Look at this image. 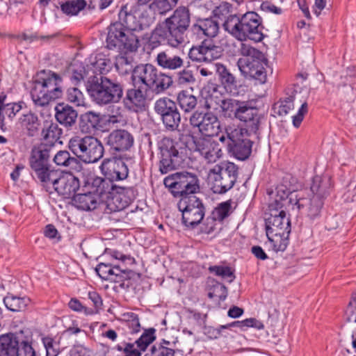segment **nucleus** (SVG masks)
<instances>
[{"label": "nucleus", "mask_w": 356, "mask_h": 356, "mask_svg": "<svg viewBox=\"0 0 356 356\" xmlns=\"http://www.w3.org/2000/svg\"><path fill=\"white\" fill-rule=\"evenodd\" d=\"M152 23V17L146 12L135 11L132 13L121 9L119 22L109 26L107 47L124 51H136L138 47V38L134 32L143 31L149 28Z\"/></svg>", "instance_id": "f257e3e1"}, {"label": "nucleus", "mask_w": 356, "mask_h": 356, "mask_svg": "<svg viewBox=\"0 0 356 356\" xmlns=\"http://www.w3.org/2000/svg\"><path fill=\"white\" fill-rule=\"evenodd\" d=\"M223 29L239 42H261L266 34L262 17L254 11L229 14L222 24Z\"/></svg>", "instance_id": "f03ea898"}, {"label": "nucleus", "mask_w": 356, "mask_h": 356, "mask_svg": "<svg viewBox=\"0 0 356 356\" xmlns=\"http://www.w3.org/2000/svg\"><path fill=\"white\" fill-rule=\"evenodd\" d=\"M63 77L49 70L36 73L33 79L31 97L36 106L44 107L63 97Z\"/></svg>", "instance_id": "7ed1b4c3"}, {"label": "nucleus", "mask_w": 356, "mask_h": 356, "mask_svg": "<svg viewBox=\"0 0 356 356\" xmlns=\"http://www.w3.org/2000/svg\"><path fill=\"white\" fill-rule=\"evenodd\" d=\"M86 89L97 104L118 103L122 98L123 84L117 78L106 76H91L86 83Z\"/></svg>", "instance_id": "20e7f679"}, {"label": "nucleus", "mask_w": 356, "mask_h": 356, "mask_svg": "<svg viewBox=\"0 0 356 356\" xmlns=\"http://www.w3.org/2000/svg\"><path fill=\"white\" fill-rule=\"evenodd\" d=\"M190 22L188 9L186 7H179L172 15L156 26V33L164 36L168 45L177 47L184 42Z\"/></svg>", "instance_id": "39448f33"}, {"label": "nucleus", "mask_w": 356, "mask_h": 356, "mask_svg": "<svg viewBox=\"0 0 356 356\" xmlns=\"http://www.w3.org/2000/svg\"><path fill=\"white\" fill-rule=\"evenodd\" d=\"M159 172L164 175L182 165L186 158V148L179 142L165 137L158 143Z\"/></svg>", "instance_id": "423d86ee"}, {"label": "nucleus", "mask_w": 356, "mask_h": 356, "mask_svg": "<svg viewBox=\"0 0 356 356\" xmlns=\"http://www.w3.org/2000/svg\"><path fill=\"white\" fill-rule=\"evenodd\" d=\"M163 184L175 197H191L200 191V179L196 173L177 172L167 176Z\"/></svg>", "instance_id": "0eeeda50"}, {"label": "nucleus", "mask_w": 356, "mask_h": 356, "mask_svg": "<svg viewBox=\"0 0 356 356\" xmlns=\"http://www.w3.org/2000/svg\"><path fill=\"white\" fill-rule=\"evenodd\" d=\"M238 166L229 161L221 162L213 166L209 172V183L216 194H225L232 189L238 178Z\"/></svg>", "instance_id": "6e6552de"}, {"label": "nucleus", "mask_w": 356, "mask_h": 356, "mask_svg": "<svg viewBox=\"0 0 356 356\" xmlns=\"http://www.w3.org/2000/svg\"><path fill=\"white\" fill-rule=\"evenodd\" d=\"M204 108L207 111H195L189 118V123L193 128L197 129L202 137L212 138L218 136L222 131L221 123L218 116L210 111L211 104L206 99Z\"/></svg>", "instance_id": "1a4fd4ad"}, {"label": "nucleus", "mask_w": 356, "mask_h": 356, "mask_svg": "<svg viewBox=\"0 0 356 356\" xmlns=\"http://www.w3.org/2000/svg\"><path fill=\"white\" fill-rule=\"evenodd\" d=\"M277 203H270L268 206V213L265 218L266 232L268 239L270 236H279L280 240L287 237L291 232V222L286 216L284 207L280 208Z\"/></svg>", "instance_id": "9d476101"}, {"label": "nucleus", "mask_w": 356, "mask_h": 356, "mask_svg": "<svg viewBox=\"0 0 356 356\" xmlns=\"http://www.w3.org/2000/svg\"><path fill=\"white\" fill-rule=\"evenodd\" d=\"M52 152L51 147L44 144H40L31 150L30 166L42 186H44L45 182L49 181V177L54 175L53 170H50L49 163Z\"/></svg>", "instance_id": "9b49d317"}, {"label": "nucleus", "mask_w": 356, "mask_h": 356, "mask_svg": "<svg viewBox=\"0 0 356 356\" xmlns=\"http://www.w3.org/2000/svg\"><path fill=\"white\" fill-rule=\"evenodd\" d=\"M177 207L182 213V223L187 227L195 228L205 215L202 201L195 195L181 198Z\"/></svg>", "instance_id": "f8f14e48"}, {"label": "nucleus", "mask_w": 356, "mask_h": 356, "mask_svg": "<svg viewBox=\"0 0 356 356\" xmlns=\"http://www.w3.org/2000/svg\"><path fill=\"white\" fill-rule=\"evenodd\" d=\"M154 109L168 131L177 130L181 122V115L175 102L166 97H161L155 102Z\"/></svg>", "instance_id": "ddd939ff"}, {"label": "nucleus", "mask_w": 356, "mask_h": 356, "mask_svg": "<svg viewBox=\"0 0 356 356\" xmlns=\"http://www.w3.org/2000/svg\"><path fill=\"white\" fill-rule=\"evenodd\" d=\"M267 59L262 53L257 58H239L237 65L241 74L245 77L252 79L263 84L267 80L266 66Z\"/></svg>", "instance_id": "4468645a"}, {"label": "nucleus", "mask_w": 356, "mask_h": 356, "mask_svg": "<svg viewBox=\"0 0 356 356\" xmlns=\"http://www.w3.org/2000/svg\"><path fill=\"white\" fill-rule=\"evenodd\" d=\"M43 187L50 193L53 188L63 198H73L80 187V182L79 179L72 173H66L58 178H54V175L51 176L49 181L45 182V186Z\"/></svg>", "instance_id": "2eb2a0df"}, {"label": "nucleus", "mask_w": 356, "mask_h": 356, "mask_svg": "<svg viewBox=\"0 0 356 356\" xmlns=\"http://www.w3.org/2000/svg\"><path fill=\"white\" fill-rule=\"evenodd\" d=\"M253 133L247 132L240 127L237 132L231 134L232 143L229 145L228 153L240 161L248 159L251 153L253 141L250 138Z\"/></svg>", "instance_id": "dca6fc26"}, {"label": "nucleus", "mask_w": 356, "mask_h": 356, "mask_svg": "<svg viewBox=\"0 0 356 356\" xmlns=\"http://www.w3.org/2000/svg\"><path fill=\"white\" fill-rule=\"evenodd\" d=\"M236 118L245 123V127L243 129L247 132L253 133L254 135L258 134L262 116L259 114V110L252 106L251 102H241Z\"/></svg>", "instance_id": "f3484780"}, {"label": "nucleus", "mask_w": 356, "mask_h": 356, "mask_svg": "<svg viewBox=\"0 0 356 356\" xmlns=\"http://www.w3.org/2000/svg\"><path fill=\"white\" fill-rule=\"evenodd\" d=\"M100 170L104 177L113 183L124 180L129 175L128 167L122 158L113 157L104 159L100 165Z\"/></svg>", "instance_id": "a211bd4d"}, {"label": "nucleus", "mask_w": 356, "mask_h": 356, "mask_svg": "<svg viewBox=\"0 0 356 356\" xmlns=\"http://www.w3.org/2000/svg\"><path fill=\"white\" fill-rule=\"evenodd\" d=\"M195 150L209 163H215L220 159L222 151L218 141L209 137H200L194 140Z\"/></svg>", "instance_id": "6ab92c4d"}, {"label": "nucleus", "mask_w": 356, "mask_h": 356, "mask_svg": "<svg viewBox=\"0 0 356 356\" xmlns=\"http://www.w3.org/2000/svg\"><path fill=\"white\" fill-rule=\"evenodd\" d=\"M136 84L134 83V88L126 90L125 95L122 96V99L127 110L137 112L145 108L148 91L141 86L136 87Z\"/></svg>", "instance_id": "aec40b11"}, {"label": "nucleus", "mask_w": 356, "mask_h": 356, "mask_svg": "<svg viewBox=\"0 0 356 356\" xmlns=\"http://www.w3.org/2000/svg\"><path fill=\"white\" fill-rule=\"evenodd\" d=\"M291 201L295 204V210L298 213H305L311 220H315L320 217L321 210L324 204V200L312 196L310 198L301 197H293Z\"/></svg>", "instance_id": "412c9836"}, {"label": "nucleus", "mask_w": 356, "mask_h": 356, "mask_svg": "<svg viewBox=\"0 0 356 356\" xmlns=\"http://www.w3.org/2000/svg\"><path fill=\"white\" fill-rule=\"evenodd\" d=\"M136 190L134 187H125L116 185L113 193L108 195V205L114 208L111 209L121 211L128 207L136 198Z\"/></svg>", "instance_id": "4be33fe9"}, {"label": "nucleus", "mask_w": 356, "mask_h": 356, "mask_svg": "<svg viewBox=\"0 0 356 356\" xmlns=\"http://www.w3.org/2000/svg\"><path fill=\"white\" fill-rule=\"evenodd\" d=\"M115 186L116 184L106 177H92L87 179L84 188L90 189L100 202L103 198L108 200V195L113 193Z\"/></svg>", "instance_id": "5701e85b"}, {"label": "nucleus", "mask_w": 356, "mask_h": 356, "mask_svg": "<svg viewBox=\"0 0 356 356\" xmlns=\"http://www.w3.org/2000/svg\"><path fill=\"white\" fill-rule=\"evenodd\" d=\"M134 142V136L128 131L116 129L109 134L106 144L116 152H122L129 149L133 146Z\"/></svg>", "instance_id": "b1692460"}, {"label": "nucleus", "mask_w": 356, "mask_h": 356, "mask_svg": "<svg viewBox=\"0 0 356 356\" xmlns=\"http://www.w3.org/2000/svg\"><path fill=\"white\" fill-rule=\"evenodd\" d=\"M155 62L161 68L168 71H177L184 67V59L179 54L165 49L157 54Z\"/></svg>", "instance_id": "393cba45"}, {"label": "nucleus", "mask_w": 356, "mask_h": 356, "mask_svg": "<svg viewBox=\"0 0 356 356\" xmlns=\"http://www.w3.org/2000/svg\"><path fill=\"white\" fill-rule=\"evenodd\" d=\"M104 152L102 142L97 138L89 136L80 161L85 163H94L100 160Z\"/></svg>", "instance_id": "a878e982"}, {"label": "nucleus", "mask_w": 356, "mask_h": 356, "mask_svg": "<svg viewBox=\"0 0 356 356\" xmlns=\"http://www.w3.org/2000/svg\"><path fill=\"white\" fill-rule=\"evenodd\" d=\"M218 79L227 92L235 95L238 93L240 82L236 76L222 64H216Z\"/></svg>", "instance_id": "bb28decb"}, {"label": "nucleus", "mask_w": 356, "mask_h": 356, "mask_svg": "<svg viewBox=\"0 0 356 356\" xmlns=\"http://www.w3.org/2000/svg\"><path fill=\"white\" fill-rule=\"evenodd\" d=\"M77 117V111L67 104L59 103L55 107L56 120L67 129L75 125Z\"/></svg>", "instance_id": "cd10ccee"}, {"label": "nucleus", "mask_w": 356, "mask_h": 356, "mask_svg": "<svg viewBox=\"0 0 356 356\" xmlns=\"http://www.w3.org/2000/svg\"><path fill=\"white\" fill-rule=\"evenodd\" d=\"M157 70L156 67L149 63L138 65L133 70L131 79L134 83H142L144 88L147 90Z\"/></svg>", "instance_id": "c85d7f7f"}, {"label": "nucleus", "mask_w": 356, "mask_h": 356, "mask_svg": "<svg viewBox=\"0 0 356 356\" xmlns=\"http://www.w3.org/2000/svg\"><path fill=\"white\" fill-rule=\"evenodd\" d=\"M22 334L8 333L0 336V356H17Z\"/></svg>", "instance_id": "c756f323"}, {"label": "nucleus", "mask_w": 356, "mask_h": 356, "mask_svg": "<svg viewBox=\"0 0 356 356\" xmlns=\"http://www.w3.org/2000/svg\"><path fill=\"white\" fill-rule=\"evenodd\" d=\"M191 29L193 33L199 37L204 35L209 38H214L218 33L219 25L216 20L211 18L199 19L192 26Z\"/></svg>", "instance_id": "7c9ffc66"}, {"label": "nucleus", "mask_w": 356, "mask_h": 356, "mask_svg": "<svg viewBox=\"0 0 356 356\" xmlns=\"http://www.w3.org/2000/svg\"><path fill=\"white\" fill-rule=\"evenodd\" d=\"M277 195L275 200L272 203H277L280 208L284 207L285 209L290 208L295 211V204L291 201L293 197L299 198L300 195L294 193V190L286 186L284 184H281L276 188Z\"/></svg>", "instance_id": "2f4dec72"}, {"label": "nucleus", "mask_w": 356, "mask_h": 356, "mask_svg": "<svg viewBox=\"0 0 356 356\" xmlns=\"http://www.w3.org/2000/svg\"><path fill=\"white\" fill-rule=\"evenodd\" d=\"M231 210V200L220 203L213 211L212 217H208L206 219L207 225L204 232L207 234H210L213 232L215 229V221H222L225 218L229 216L232 212Z\"/></svg>", "instance_id": "473e14b6"}, {"label": "nucleus", "mask_w": 356, "mask_h": 356, "mask_svg": "<svg viewBox=\"0 0 356 356\" xmlns=\"http://www.w3.org/2000/svg\"><path fill=\"white\" fill-rule=\"evenodd\" d=\"M331 187V177L328 175H317L313 178L310 189L312 196H318V198L324 200L330 194Z\"/></svg>", "instance_id": "72a5a7b5"}, {"label": "nucleus", "mask_w": 356, "mask_h": 356, "mask_svg": "<svg viewBox=\"0 0 356 356\" xmlns=\"http://www.w3.org/2000/svg\"><path fill=\"white\" fill-rule=\"evenodd\" d=\"M172 77L159 70L155 72V74L147 88V91L151 90L156 95L163 93L172 86Z\"/></svg>", "instance_id": "f704fd0d"}, {"label": "nucleus", "mask_w": 356, "mask_h": 356, "mask_svg": "<svg viewBox=\"0 0 356 356\" xmlns=\"http://www.w3.org/2000/svg\"><path fill=\"white\" fill-rule=\"evenodd\" d=\"M73 204L81 210L91 211L97 208L99 200L90 189L85 188V192L75 195L72 199Z\"/></svg>", "instance_id": "c9c22d12"}, {"label": "nucleus", "mask_w": 356, "mask_h": 356, "mask_svg": "<svg viewBox=\"0 0 356 356\" xmlns=\"http://www.w3.org/2000/svg\"><path fill=\"white\" fill-rule=\"evenodd\" d=\"M18 123L30 137L36 136L40 127V120L38 115L31 111L21 115Z\"/></svg>", "instance_id": "e433bc0d"}, {"label": "nucleus", "mask_w": 356, "mask_h": 356, "mask_svg": "<svg viewBox=\"0 0 356 356\" xmlns=\"http://www.w3.org/2000/svg\"><path fill=\"white\" fill-rule=\"evenodd\" d=\"M62 134V129L56 123L50 122L42 130V136L44 142L40 144L50 146L51 149L54 150L56 143L60 140Z\"/></svg>", "instance_id": "4c0bfd02"}, {"label": "nucleus", "mask_w": 356, "mask_h": 356, "mask_svg": "<svg viewBox=\"0 0 356 356\" xmlns=\"http://www.w3.org/2000/svg\"><path fill=\"white\" fill-rule=\"evenodd\" d=\"M100 122V116L99 114L88 111L80 115L79 126L83 133L90 134L97 128Z\"/></svg>", "instance_id": "58836bf2"}, {"label": "nucleus", "mask_w": 356, "mask_h": 356, "mask_svg": "<svg viewBox=\"0 0 356 356\" xmlns=\"http://www.w3.org/2000/svg\"><path fill=\"white\" fill-rule=\"evenodd\" d=\"M177 102L184 113L195 112L197 105V97L188 90L180 91L177 96Z\"/></svg>", "instance_id": "ea45409f"}, {"label": "nucleus", "mask_w": 356, "mask_h": 356, "mask_svg": "<svg viewBox=\"0 0 356 356\" xmlns=\"http://www.w3.org/2000/svg\"><path fill=\"white\" fill-rule=\"evenodd\" d=\"M54 163L58 167L75 169L79 164V160L72 156L67 150L58 151L52 159Z\"/></svg>", "instance_id": "a19ab883"}, {"label": "nucleus", "mask_w": 356, "mask_h": 356, "mask_svg": "<svg viewBox=\"0 0 356 356\" xmlns=\"http://www.w3.org/2000/svg\"><path fill=\"white\" fill-rule=\"evenodd\" d=\"M0 101H1V111L3 112L4 119L8 118L10 120H13L16 115L22 110L23 102H8L7 97L4 94H1Z\"/></svg>", "instance_id": "79ce46f5"}, {"label": "nucleus", "mask_w": 356, "mask_h": 356, "mask_svg": "<svg viewBox=\"0 0 356 356\" xmlns=\"http://www.w3.org/2000/svg\"><path fill=\"white\" fill-rule=\"evenodd\" d=\"M175 353L172 343L163 339L160 343L153 345L145 356H175Z\"/></svg>", "instance_id": "37998d69"}, {"label": "nucleus", "mask_w": 356, "mask_h": 356, "mask_svg": "<svg viewBox=\"0 0 356 356\" xmlns=\"http://www.w3.org/2000/svg\"><path fill=\"white\" fill-rule=\"evenodd\" d=\"M3 302L8 309L12 312H19L26 307L30 302V299L27 297L7 296L3 298Z\"/></svg>", "instance_id": "c03bdc74"}, {"label": "nucleus", "mask_w": 356, "mask_h": 356, "mask_svg": "<svg viewBox=\"0 0 356 356\" xmlns=\"http://www.w3.org/2000/svg\"><path fill=\"white\" fill-rule=\"evenodd\" d=\"M178 0H152L149 5V8L154 13L165 15L172 10L177 5Z\"/></svg>", "instance_id": "a18cd8bd"}, {"label": "nucleus", "mask_w": 356, "mask_h": 356, "mask_svg": "<svg viewBox=\"0 0 356 356\" xmlns=\"http://www.w3.org/2000/svg\"><path fill=\"white\" fill-rule=\"evenodd\" d=\"M89 136H74L72 137L67 144L69 149L72 152L79 161L81 156V154L85 149Z\"/></svg>", "instance_id": "49530a36"}, {"label": "nucleus", "mask_w": 356, "mask_h": 356, "mask_svg": "<svg viewBox=\"0 0 356 356\" xmlns=\"http://www.w3.org/2000/svg\"><path fill=\"white\" fill-rule=\"evenodd\" d=\"M206 63H210L221 57L222 49L216 45L211 40H204Z\"/></svg>", "instance_id": "de8ad7c7"}, {"label": "nucleus", "mask_w": 356, "mask_h": 356, "mask_svg": "<svg viewBox=\"0 0 356 356\" xmlns=\"http://www.w3.org/2000/svg\"><path fill=\"white\" fill-rule=\"evenodd\" d=\"M86 6L85 0L67 1L60 5L61 10L67 15H75Z\"/></svg>", "instance_id": "09e8293b"}, {"label": "nucleus", "mask_w": 356, "mask_h": 356, "mask_svg": "<svg viewBox=\"0 0 356 356\" xmlns=\"http://www.w3.org/2000/svg\"><path fill=\"white\" fill-rule=\"evenodd\" d=\"M242 101L227 99L221 101L220 107L225 116L231 118L236 117L237 112Z\"/></svg>", "instance_id": "8fccbe9b"}, {"label": "nucleus", "mask_w": 356, "mask_h": 356, "mask_svg": "<svg viewBox=\"0 0 356 356\" xmlns=\"http://www.w3.org/2000/svg\"><path fill=\"white\" fill-rule=\"evenodd\" d=\"M155 329L145 330L142 335L135 341L136 346L145 352L147 347L155 340Z\"/></svg>", "instance_id": "3c124183"}, {"label": "nucleus", "mask_w": 356, "mask_h": 356, "mask_svg": "<svg viewBox=\"0 0 356 356\" xmlns=\"http://www.w3.org/2000/svg\"><path fill=\"white\" fill-rule=\"evenodd\" d=\"M133 58L126 56H120L116 58L115 66L117 71L122 74L133 72Z\"/></svg>", "instance_id": "603ef678"}, {"label": "nucleus", "mask_w": 356, "mask_h": 356, "mask_svg": "<svg viewBox=\"0 0 356 356\" xmlns=\"http://www.w3.org/2000/svg\"><path fill=\"white\" fill-rule=\"evenodd\" d=\"M109 63L110 60L108 59L100 56V57L96 58L94 63H91L90 66L88 65V67L96 74L95 76H104V74L110 70Z\"/></svg>", "instance_id": "864d4df0"}, {"label": "nucleus", "mask_w": 356, "mask_h": 356, "mask_svg": "<svg viewBox=\"0 0 356 356\" xmlns=\"http://www.w3.org/2000/svg\"><path fill=\"white\" fill-rule=\"evenodd\" d=\"M65 99L67 102L76 106L84 105V96L82 92L76 87L67 88L65 93Z\"/></svg>", "instance_id": "5fc2aeb1"}, {"label": "nucleus", "mask_w": 356, "mask_h": 356, "mask_svg": "<svg viewBox=\"0 0 356 356\" xmlns=\"http://www.w3.org/2000/svg\"><path fill=\"white\" fill-rule=\"evenodd\" d=\"M209 270L217 276L227 280L229 283L232 282L236 277L234 270L229 266H212L209 268Z\"/></svg>", "instance_id": "6e6d98bb"}, {"label": "nucleus", "mask_w": 356, "mask_h": 356, "mask_svg": "<svg viewBox=\"0 0 356 356\" xmlns=\"http://www.w3.org/2000/svg\"><path fill=\"white\" fill-rule=\"evenodd\" d=\"M227 296V287L218 282H213L211 286L209 292L208 297L211 299L218 298L220 300H224Z\"/></svg>", "instance_id": "4d7b16f0"}, {"label": "nucleus", "mask_w": 356, "mask_h": 356, "mask_svg": "<svg viewBox=\"0 0 356 356\" xmlns=\"http://www.w3.org/2000/svg\"><path fill=\"white\" fill-rule=\"evenodd\" d=\"M113 268L114 269L113 273L111 275L110 281L120 283V286H124V281L125 280H129L131 278V275L133 274V271L127 269H121L120 267L118 265H113Z\"/></svg>", "instance_id": "13d9d810"}, {"label": "nucleus", "mask_w": 356, "mask_h": 356, "mask_svg": "<svg viewBox=\"0 0 356 356\" xmlns=\"http://www.w3.org/2000/svg\"><path fill=\"white\" fill-rule=\"evenodd\" d=\"M176 81L179 85H188L195 82V77L192 70L187 67H183L177 70Z\"/></svg>", "instance_id": "bf43d9fd"}, {"label": "nucleus", "mask_w": 356, "mask_h": 356, "mask_svg": "<svg viewBox=\"0 0 356 356\" xmlns=\"http://www.w3.org/2000/svg\"><path fill=\"white\" fill-rule=\"evenodd\" d=\"M204 40L200 44L193 46L188 54V58L193 62L206 63Z\"/></svg>", "instance_id": "052dcab7"}, {"label": "nucleus", "mask_w": 356, "mask_h": 356, "mask_svg": "<svg viewBox=\"0 0 356 356\" xmlns=\"http://www.w3.org/2000/svg\"><path fill=\"white\" fill-rule=\"evenodd\" d=\"M239 127V126L235 124H228L223 129L222 128V131L220 132L222 135L219 137V141L226 145L227 151L229 150V145L232 143L231 134L237 132Z\"/></svg>", "instance_id": "680f3d73"}, {"label": "nucleus", "mask_w": 356, "mask_h": 356, "mask_svg": "<svg viewBox=\"0 0 356 356\" xmlns=\"http://www.w3.org/2000/svg\"><path fill=\"white\" fill-rule=\"evenodd\" d=\"M134 343H124V346L118 344L115 346V349L119 352H122L124 356H142L143 350H140L138 347H135Z\"/></svg>", "instance_id": "e2e57ef3"}, {"label": "nucleus", "mask_w": 356, "mask_h": 356, "mask_svg": "<svg viewBox=\"0 0 356 356\" xmlns=\"http://www.w3.org/2000/svg\"><path fill=\"white\" fill-rule=\"evenodd\" d=\"M46 349V356H57L59 353V344L52 337H45L42 339Z\"/></svg>", "instance_id": "0e129e2a"}, {"label": "nucleus", "mask_w": 356, "mask_h": 356, "mask_svg": "<svg viewBox=\"0 0 356 356\" xmlns=\"http://www.w3.org/2000/svg\"><path fill=\"white\" fill-rule=\"evenodd\" d=\"M238 52L243 56L241 58H257V56H260L262 54L259 50L243 42H239Z\"/></svg>", "instance_id": "69168bd1"}, {"label": "nucleus", "mask_w": 356, "mask_h": 356, "mask_svg": "<svg viewBox=\"0 0 356 356\" xmlns=\"http://www.w3.org/2000/svg\"><path fill=\"white\" fill-rule=\"evenodd\" d=\"M68 307L74 312L83 314L86 316L92 315L95 313L94 310L83 305L77 298H72L68 302Z\"/></svg>", "instance_id": "338daca9"}, {"label": "nucleus", "mask_w": 356, "mask_h": 356, "mask_svg": "<svg viewBox=\"0 0 356 356\" xmlns=\"http://www.w3.org/2000/svg\"><path fill=\"white\" fill-rule=\"evenodd\" d=\"M17 356H35V350L33 347L31 341L28 339L20 338V343L18 345Z\"/></svg>", "instance_id": "774afa93"}]
</instances>
